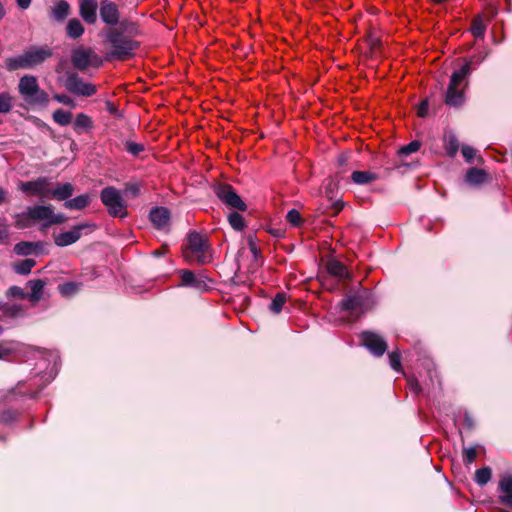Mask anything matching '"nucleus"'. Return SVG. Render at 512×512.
<instances>
[{
  "label": "nucleus",
  "mask_w": 512,
  "mask_h": 512,
  "mask_svg": "<svg viewBox=\"0 0 512 512\" xmlns=\"http://www.w3.org/2000/svg\"><path fill=\"white\" fill-rule=\"evenodd\" d=\"M71 60L75 68L85 70L88 67L98 68L102 65L101 57L90 48L79 47L72 51Z\"/></svg>",
  "instance_id": "obj_11"
},
{
  "label": "nucleus",
  "mask_w": 512,
  "mask_h": 512,
  "mask_svg": "<svg viewBox=\"0 0 512 512\" xmlns=\"http://www.w3.org/2000/svg\"><path fill=\"white\" fill-rule=\"evenodd\" d=\"M14 219V226L17 229H25L33 224V220L29 215V207L25 212L15 214Z\"/></svg>",
  "instance_id": "obj_30"
},
{
  "label": "nucleus",
  "mask_w": 512,
  "mask_h": 512,
  "mask_svg": "<svg viewBox=\"0 0 512 512\" xmlns=\"http://www.w3.org/2000/svg\"><path fill=\"white\" fill-rule=\"evenodd\" d=\"M35 265V261L32 259H25L15 266V271L18 274L26 275L30 273L32 267Z\"/></svg>",
  "instance_id": "obj_40"
},
{
  "label": "nucleus",
  "mask_w": 512,
  "mask_h": 512,
  "mask_svg": "<svg viewBox=\"0 0 512 512\" xmlns=\"http://www.w3.org/2000/svg\"><path fill=\"white\" fill-rule=\"evenodd\" d=\"M326 269L331 276L340 280L351 279V274L347 270V267L337 259H329L326 263Z\"/></svg>",
  "instance_id": "obj_19"
},
{
  "label": "nucleus",
  "mask_w": 512,
  "mask_h": 512,
  "mask_svg": "<svg viewBox=\"0 0 512 512\" xmlns=\"http://www.w3.org/2000/svg\"><path fill=\"white\" fill-rule=\"evenodd\" d=\"M470 31L475 38H483L486 31V25L481 15H477L471 22Z\"/></svg>",
  "instance_id": "obj_27"
},
{
  "label": "nucleus",
  "mask_w": 512,
  "mask_h": 512,
  "mask_svg": "<svg viewBox=\"0 0 512 512\" xmlns=\"http://www.w3.org/2000/svg\"><path fill=\"white\" fill-rule=\"evenodd\" d=\"M5 195H6V192L2 188H0V203L4 202Z\"/></svg>",
  "instance_id": "obj_64"
},
{
  "label": "nucleus",
  "mask_w": 512,
  "mask_h": 512,
  "mask_svg": "<svg viewBox=\"0 0 512 512\" xmlns=\"http://www.w3.org/2000/svg\"><path fill=\"white\" fill-rule=\"evenodd\" d=\"M178 276L180 278L179 282L174 283L172 287H186L201 292L210 290L209 283L212 280L203 272L195 274L192 270L180 269Z\"/></svg>",
  "instance_id": "obj_8"
},
{
  "label": "nucleus",
  "mask_w": 512,
  "mask_h": 512,
  "mask_svg": "<svg viewBox=\"0 0 512 512\" xmlns=\"http://www.w3.org/2000/svg\"><path fill=\"white\" fill-rule=\"evenodd\" d=\"M444 148L449 157L453 158L456 156L459 150V141L454 133H449L446 137Z\"/></svg>",
  "instance_id": "obj_29"
},
{
  "label": "nucleus",
  "mask_w": 512,
  "mask_h": 512,
  "mask_svg": "<svg viewBox=\"0 0 512 512\" xmlns=\"http://www.w3.org/2000/svg\"><path fill=\"white\" fill-rule=\"evenodd\" d=\"M50 181L47 177H38L35 180L21 182L19 188L22 192L32 195L38 196L41 198L49 197L50 192Z\"/></svg>",
  "instance_id": "obj_13"
},
{
  "label": "nucleus",
  "mask_w": 512,
  "mask_h": 512,
  "mask_svg": "<svg viewBox=\"0 0 512 512\" xmlns=\"http://www.w3.org/2000/svg\"><path fill=\"white\" fill-rule=\"evenodd\" d=\"M98 8L97 0H79V15L88 25H93L97 22Z\"/></svg>",
  "instance_id": "obj_16"
},
{
  "label": "nucleus",
  "mask_w": 512,
  "mask_h": 512,
  "mask_svg": "<svg viewBox=\"0 0 512 512\" xmlns=\"http://www.w3.org/2000/svg\"><path fill=\"white\" fill-rule=\"evenodd\" d=\"M178 271V269L171 267L170 269H167L165 272H162V283H164L167 280H170L175 273L178 274Z\"/></svg>",
  "instance_id": "obj_56"
},
{
  "label": "nucleus",
  "mask_w": 512,
  "mask_h": 512,
  "mask_svg": "<svg viewBox=\"0 0 512 512\" xmlns=\"http://www.w3.org/2000/svg\"><path fill=\"white\" fill-rule=\"evenodd\" d=\"M100 199L112 217L125 218L127 216V205L121 192L113 186L102 189Z\"/></svg>",
  "instance_id": "obj_6"
},
{
  "label": "nucleus",
  "mask_w": 512,
  "mask_h": 512,
  "mask_svg": "<svg viewBox=\"0 0 512 512\" xmlns=\"http://www.w3.org/2000/svg\"><path fill=\"white\" fill-rule=\"evenodd\" d=\"M351 179L355 184L366 185L376 181L378 175L370 171H354L351 174Z\"/></svg>",
  "instance_id": "obj_26"
},
{
  "label": "nucleus",
  "mask_w": 512,
  "mask_h": 512,
  "mask_svg": "<svg viewBox=\"0 0 512 512\" xmlns=\"http://www.w3.org/2000/svg\"><path fill=\"white\" fill-rule=\"evenodd\" d=\"M91 202L89 194L79 195L73 199H68L64 202V207L69 210H82L86 208Z\"/></svg>",
  "instance_id": "obj_25"
},
{
  "label": "nucleus",
  "mask_w": 512,
  "mask_h": 512,
  "mask_svg": "<svg viewBox=\"0 0 512 512\" xmlns=\"http://www.w3.org/2000/svg\"><path fill=\"white\" fill-rule=\"evenodd\" d=\"M28 286L30 287V298L33 301L40 300V298L42 297L45 283L40 279H36L29 281Z\"/></svg>",
  "instance_id": "obj_32"
},
{
  "label": "nucleus",
  "mask_w": 512,
  "mask_h": 512,
  "mask_svg": "<svg viewBox=\"0 0 512 512\" xmlns=\"http://www.w3.org/2000/svg\"><path fill=\"white\" fill-rule=\"evenodd\" d=\"M18 92L30 104H46L48 94L39 87L38 80L33 75H24L18 83Z\"/></svg>",
  "instance_id": "obj_5"
},
{
  "label": "nucleus",
  "mask_w": 512,
  "mask_h": 512,
  "mask_svg": "<svg viewBox=\"0 0 512 512\" xmlns=\"http://www.w3.org/2000/svg\"><path fill=\"white\" fill-rule=\"evenodd\" d=\"M367 42H368V44H369V46H370V49H371L372 51H374L375 49H377V48L380 46V44H381L380 40H379L378 38H376V37L372 36V35H369V36L367 37Z\"/></svg>",
  "instance_id": "obj_55"
},
{
  "label": "nucleus",
  "mask_w": 512,
  "mask_h": 512,
  "mask_svg": "<svg viewBox=\"0 0 512 512\" xmlns=\"http://www.w3.org/2000/svg\"><path fill=\"white\" fill-rule=\"evenodd\" d=\"M491 476H492L491 468L483 467V468L476 470L474 480L479 486L482 487L490 481Z\"/></svg>",
  "instance_id": "obj_35"
},
{
  "label": "nucleus",
  "mask_w": 512,
  "mask_h": 512,
  "mask_svg": "<svg viewBox=\"0 0 512 512\" xmlns=\"http://www.w3.org/2000/svg\"><path fill=\"white\" fill-rule=\"evenodd\" d=\"M361 345L372 355L381 357L386 352L388 345L383 337L372 331H363L360 334Z\"/></svg>",
  "instance_id": "obj_12"
},
{
  "label": "nucleus",
  "mask_w": 512,
  "mask_h": 512,
  "mask_svg": "<svg viewBox=\"0 0 512 512\" xmlns=\"http://www.w3.org/2000/svg\"><path fill=\"white\" fill-rule=\"evenodd\" d=\"M286 300H287L286 293H284V292L277 293L269 305V310L274 314L280 313L282 311L283 305L285 304Z\"/></svg>",
  "instance_id": "obj_33"
},
{
  "label": "nucleus",
  "mask_w": 512,
  "mask_h": 512,
  "mask_svg": "<svg viewBox=\"0 0 512 512\" xmlns=\"http://www.w3.org/2000/svg\"><path fill=\"white\" fill-rule=\"evenodd\" d=\"M499 489L503 493V495H511L512 494V476L511 475L505 476L499 481Z\"/></svg>",
  "instance_id": "obj_43"
},
{
  "label": "nucleus",
  "mask_w": 512,
  "mask_h": 512,
  "mask_svg": "<svg viewBox=\"0 0 512 512\" xmlns=\"http://www.w3.org/2000/svg\"><path fill=\"white\" fill-rule=\"evenodd\" d=\"M408 387L415 394H419L422 390L419 382L414 378L408 380Z\"/></svg>",
  "instance_id": "obj_53"
},
{
  "label": "nucleus",
  "mask_w": 512,
  "mask_h": 512,
  "mask_svg": "<svg viewBox=\"0 0 512 512\" xmlns=\"http://www.w3.org/2000/svg\"><path fill=\"white\" fill-rule=\"evenodd\" d=\"M80 285L74 282H67L59 285L58 289L62 296L70 297L79 291Z\"/></svg>",
  "instance_id": "obj_37"
},
{
  "label": "nucleus",
  "mask_w": 512,
  "mask_h": 512,
  "mask_svg": "<svg viewBox=\"0 0 512 512\" xmlns=\"http://www.w3.org/2000/svg\"><path fill=\"white\" fill-rule=\"evenodd\" d=\"M389 363L391 368L396 372H401V355L399 351H393L389 353Z\"/></svg>",
  "instance_id": "obj_42"
},
{
  "label": "nucleus",
  "mask_w": 512,
  "mask_h": 512,
  "mask_svg": "<svg viewBox=\"0 0 512 512\" xmlns=\"http://www.w3.org/2000/svg\"><path fill=\"white\" fill-rule=\"evenodd\" d=\"M228 222L236 231H242L245 228V220L238 212H232L228 216Z\"/></svg>",
  "instance_id": "obj_36"
},
{
  "label": "nucleus",
  "mask_w": 512,
  "mask_h": 512,
  "mask_svg": "<svg viewBox=\"0 0 512 512\" xmlns=\"http://www.w3.org/2000/svg\"><path fill=\"white\" fill-rule=\"evenodd\" d=\"M18 351H20V345L17 343H0V359H9Z\"/></svg>",
  "instance_id": "obj_34"
},
{
  "label": "nucleus",
  "mask_w": 512,
  "mask_h": 512,
  "mask_svg": "<svg viewBox=\"0 0 512 512\" xmlns=\"http://www.w3.org/2000/svg\"><path fill=\"white\" fill-rule=\"evenodd\" d=\"M85 32V28L78 18H71L66 25V35L70 39H78Z\"/></svg>",
  "instance_id": "obj_24"
},
{
  "label": "nucleus",
  "mask_w": 512,
  "mask_h": 512,
  "mask_svg": "<svg viewBox=\"0 0 512 512\" xmlns=\"http://www.w3.org/2000/svg\"><path fill=\"white\" fill-rule=\"evenodd\" d=\"M140 192V186L137 183L127 184L125 187V194L135 197Z\"/></svg>",
  "instance_id": "obj_50"
},
{
  "label": "nucleus",
  "mask_w": 512,
  "mask_h": 512,
  "mask_svg": "<svg viewBox=\"0 0 512 512\" xmlns=\"http://www.w3.org/2000/svg\"><path fill=\"white\" fill-rule=\"evenodd\" d=\"M74 193V187L70 183H59L54 189H50L49 197L58 201H67Z\"/></svg>",
  "instance_id": "obj_22"
},
{
  "label": "nucleus",
  "mask_w": 512,
  "mask_h": 512,
  "mask_svg": "<svg viewBox=\"0 0 512 512\" xmlns=\"http://www.w3.org/2000/svg\"><path fill=\"white\" fill-rule=\"evenodd\" d=\"M429 106H430V104H429L428 98H425L424 100H422L418 106L417 115L421 118L427 117L428 111H429Z\"/></svg>",
  "instance_id": "obj_49"
},
{
  "label": "nucleus",
  "mask_w": 512,
  "mask_h": 512,
  "mask_svg": "<svg viewBox=\"0 0 512 512\" xmlns=\"http://www.w3.org/2000/svg\"><path fill=\"white\" fill-rule=\"evenodd\" d=\"M213 191L218 199L231 209L237 211H245L246 203L238 195L236 189L228 183H218L214 186Z\"/></svg>",
  "instance_id": "obj_9"
},
{
  "label": "nucleus",
  "mask_w": 512,
  "mask_h": 512,
  "mask_svg": "<svg viewBox=\"0 0 512 512\" xmlns=\"http://www.w3.org/2000/svg\"><path fill=\"white\" fill-rule=\"evenodd\" d=\"M9 294L12 296H17V297H22L24 295L23 290L18 286L10 287Z\"/></svg>",
  "instance_id": "obj_58"
},
{
  "label": "nucleus",
  "mask_w": 512,
  "mask_h": 512,
  "mask_svg": "<svg viewBox=\"0 0 512 512\" xmlns=\"http://www.w3.org/2000/svg\"><path fill=\"white\" fill-rule=\"evenodd\" d=\"M183 257L187 262L206 265L212 261V249L209 240L196 231L188 233Z\"/></svg>",
  "instance_id": "obj_2"
},
{
  "label": "nucleus",
  "mask_w": 512,
  "mask_h": 512,
  "mask_svg": "<svg viewBox=\"0 0 512 512\" xmlns=\"http://www.w3.org/2000/svg\"><path fill=\"white\" fill-rule=\"evenodd\" d=\"M6 15V10H5V7L2 3V1L0 0V21L5 17Z\"/></svg>",
  "instance_id": "obj_63"
},
{
  "label": "nucleus",
  "mask_w": 512,
  "mask_h": 512,
  "mask_svg": "<svg viewBox=\"0 0 512 512\" xmlns=\"http://www.w3.org/2000/svg\"><path fill=\"white\" fill-rule=\"evenodd\" d=\"M498 503L509 508H512V494L511 495H500L498 496Z\"/></svg>",
  "instance_id": "obj_54"
},
{
  "label": "nucleus",
  "mask_w": 512,
  "mask_h": 512,
  "mask_svg": "<svg viewBox=\"0 0 512 512\" xmlns=\"http://www.w3.org/2000/svg\"><path fill=\"white\" fill-rule=\"evenodd\" d=\"M71 13L70 4L66 0H58L50 7L49 16L57 22H63Z\"/></svg>",
  "instance_id": "obj_18"
},
{
  "label": "nucleus",
  "mask_w": 512,
  "mask_h": 512,
  "mask_svg": "<svg viewBox=\"0 0 512 512\" xmlns=\"http://www.w3.org/2000/svg\"><path fill=\"white\" fill-rule=\"evenodd\" d=\"M12 109V97L7 92L0 93V114H6Z\"/></svg>",
  "instance_id": "obj_38"
},
{
  "label": "nucleus",
  "mask_w": 512,
  "mask_h": 512,
  "mask_svg": "<svg viewBox=\"0 0 512 512\" xmlns=\"http://www.w3.org/2000/svg\"><path fill=\"white\" fill-rule=\"evenodd\" d=\"M344 205L343 203H340V202H336L333 204V208H334V215H337L342 209H343Z\"/></svg>",
  "instance_id": "obj_62"
},
{
  "label": "nucleus",
  "mask_w": 512,
  "mask_h": 512,
  "mask_svg": "<svg viewBox=\"0 0 512 512\" xmlns=\"http://www.w3.org/2000/svg\"><path fill=\"white\" fill-rule=\"evenodd\" d=\"M171 218V212L168 208L162 207V232L168 233L170 231L169 221Z\"/></svg>",
  "instance_id": "obj_47"
},
{
  "label": "nucleus",
  "mask_w": 512,
  "mask_h": 512,
  "mask_svg": "<svg viewBox=\"0 0 512 512\" xmlns=\"http://www.w3.org/2000/svg\"><path fill=\"white\" fill-rule=\"evenodd\" d=\"M53 121L60 126H67L71 123L73 115L69 111L57 109L52 114Z\"/></svg>",
  "instance_id": "obj_31"
},
{
  "label": "nucleus",
  "mask_w": 512,
  "mask_h": 512,
  "mask_svg": "<svg viewBox=\"0 0 512 512\" xmlns=\"http://www.w3.org/2000/svg\"><path fill=\"white\" fill-rule=\"evenodd\" d=\"M488 173L480 168L472 167L465 174V181L471 186H479L488 180Z\"/></svg>",
  "instance_id": "obj_20"
},
{
  "label": "nucleus",
  "mask_w": 512,
  "mask_h": 512,
  "mask_svg": "<svg viewBox=\"0 0 512 512\" xmlns=\"http://www.w3.org/2000/svg\"><path fill=\"white\" fill-rule=\"evenodd\" d=\"M62 84L68 92L76 96L90 97L97 92L96 85L84 81L80 76H78V74L74 72L66 73L62 80Z\"/></svg>",
  "instance_id": "obj_10"
},
{
  "label": "nucleus",
  "mask_w": 512,
  "mask_h": 512,
  "mask_svg": "<svg viewBox=\"0 0 512 512\" xmlns=\"http://www.w3.org/2000/svg\"><path fill=\"white\" fill-rule=\"evenodd\" d=\"M29 215L33 223L40 222L44 228L62 224L67 217L62 213H54L51 205H34L29 207Z\"/></svg>",
  "instance_id": "obj_7"
},
{
  "label": "nucleus",
  "mask_w": 512,
  "mask_h": 512,
  "mask_svg": "<svg viewBox=\"0 0 512 512\" xmlns=\"http://www.w3.org/2000/svg\"><path fill=\"white\" fill-rule=\"evenodd\" d=\"M9 242V226L6 219L0 217V243L7 244Z\"/></svg>",
  "instance_id": "obj_44"
},
{
  "label": "nucleus",
  "mask_w": 512,
  "mask_h": 512,
  "mask_svg": "<svg viewBox=\"0 0 512 512\" xmlns=\"http://www.w3.org/2000/svg\"><path fill=\"white\" fill-rule=\"evenodd\" d=\"M34 250V244L31 242H20L15 245L14 251L18 255H29Z\"/></svg>",
  "instance_id": "obj_41"
},
{
  "label": "nucleus",
  "mask_w": 512,
  "mask_h": 512,
  "mask_svg": "<svg viewBox=\"0 0 512 512\" xmlns=\"http://www.w3.org/2000/svg\"><path fill=\"white\" fill-rule=\"evenodd\" d=\"M349 156L346 153H341L338 158L337 162L340 167H344L348 162Z\"/></svg>",
  "instance_id": "obj_59"
},
{
  "label": "nucleus",
  "mask_w": 512,
  "mask_h": 512,
  "mask_svg": "<svg viewBox=\"0 0 512 512\" xmlns=\"http://www.w3.org/2000/svg\"><path fill=\"white\" fill-rule=\"evenodd\" d=\"M461 152L466 162L468 163H471L476 156V149L469 145H463Z\"/></svg>",
  "instance_id": "obj_46"
},
{
  "label": "nucleus",
  "mask_w": 512,
  "mask_h": 512,
  "mask_svg": "<svg viewBox=\"0 0 512 512\" xmlns=\"http://www.w3.org/2000/svg\"><path fill=\"white\" fill-rule=\"evenodd\" d=\"M249 249L255 258H257L258 255L260 254V249L251 239L249 240Z\"/></svg>",
  "instance_id": "obj_60"
},
{
  "label": "nucleus",
  "mask_w": 512,
  "mask_h": 512,
  "mask_svg": "<svg viewBox=\"0 0 512 512\" xmlns=\"http://www.w3.org/2000/svg\"><path fill=\"white\" fill-rule=\"evenodd\" d=\"M16 3L20 9L26 10L30 7L32 0H16Z\"/></svg>",
  "instance_id": "obj_61"
},
{
  "label": "nucleus",
  "mask_w": 512,
  "mask_h": 512,
  "mask_svg": "<svg viewBox=\"0 0 512 512\" xmlns=\"http://www.w3.org/2000/svg\"><path fill=\"white\" fill-rule=\"evenodd\" d=\"M89 224H79L74 226L71 230L63 232L55 236V244L59 247L69 246L78 241L82 235V230L91 228Z\"/></svg>",
  "instance_id": "obj_14"
},
{
  "label": "nucleus",
  "mask_w": 512,
  "mask_h": 512,
  "mask_svg": "<svg viewBox=\"0 0 512 512\" xmlns=\"http://www.w3.org/2000/svg\"><path fill=\"white\" fill-rule=\"evenodd\" d=\"M52 55V49L48 46H31L20 55L7 58L5 67L8 71L33 69L44 63Z\"/></svg>",
  "instance_id": "obj_3"
},
{
  "label": "nucleus",
  "mask_w": 512,
  "mask_h": 512,
  "mask_svg": "<svg viewBox=\"0 0 512 512\" xmlns=\"http://www.w3.org/2000/svg\"><path fill=\"white\" fill-rule=\"evenodd\" d=\"M286 220L293 226V227H300L303 223V219L301 217V214L296 209H291L288 211L286 215Z\"/></svg>",
  "instance_id": "obj_39"
},
{
  "label": "nucleus",
  "mask_w": 512,
  "mask_h": 512,
  "mask_svg": "<svg viewBox=\"0 0 512 512\" xmlns=\"http://www.w3.org/2000/svg\"><path fill=\"white\" fill-rule=\"evenodd\" d=\"M368 297L369 290L362 289L357 293L343 299L340 303L341 308L345 311H354L358 308H362L366 304Z\"/></svg>",
  "instance_id": "obj_17"
},
{
  "label": "nucleus",
  "mask_w": 512,
  "mask_h": 512,
  "mask_svg": "<svg viewBox=\"0 0 512 512\" xmlns=\"http://www.w3.org/2000/svg\"><path fill=\"white\" fill-rule=\"evenodd\" d=\"M54 100L63 104V105H66V106H69L71 108H75L76 106V103L75 101L68 95L66 94H55L53 96Z\"/></svg>",
  "instance_id": "obj_45"
},
{
  "label": "nucleus",
  "mask_w": 512,
  "mask_h": 512,
  "mask_svg": "<svg viewBox=\"0 0 512 512\" xmlns=\"http://www.w3.org/2000/svg\"><path fill=\"white\" fill-rule=\"evenodd\" d=\"M420 147H421V142L418 140H413L409 144L400 148L397 152V156H398L399 160L397 162H395L393 168H399L401 166L410 167L411 164L404 163L403 158L414 153V152H417L420 149Z\"/></svg>",
  "instance_id": "obj_21"
},
{
  "label": "nucleus",
  "mask_w": 512,
  "mask_h": 512,
  "mask_svg": "<svg viewBox=\"0 0 512 512\" xmlns=\"http://www.w3.org/2000/svg\"><path fill=\"white\" fill-rule=\"evenodd\" d=\"M473 63L474 57L452 73L444 99L446 105L457 108L465 102L464 88L468 84L467 77L473 69Z\"/></svg>",
  "instance_id": "obj_1"
},
{
  "label": "nucleus",
  "mask_w": 512,
  "mask_h": 512,
  "mask_svg": "<svg viewBox=\"0 0 512 512\" xmlns=\"http://www.w3.org/2000/svg\"><path fill=\"white\" fill-rule=\"evenodd\" d=\"M150 218L154 224V226L159 229L160 228V208L155 207L150 212Z\"/></svg>",
  "instance_id": "obj_51"
},
{
  "label": "nucleus",
  "mask_w": 512,
  "mask_h": 512,
  "mask_svg": "<svg viewBox=\"0 0 512 512\" xmlns=\"http://www.w3.org/2000/svg\"><path fill=\"white\" fill-rule=\"evenodd\" d=\"M107 42L109 43L108 58L120 61L132 58L139 48V42L118 30L108 32Z\"/></svg>",
  "instance_id": "obj_4"
},
{
  "label": "nucleus",
  "mask_w": 512,
  "mask_h": 512,
  "mask_svg": "<svg viewBox=\"0 0 512 512\" xmlns=\"http://www.w3.org/2000/svg\"><path fill=\"white\" fill-rule=\"evenodd\" d=\"M464 424L465 426L468 428V429H473L474 428V419L472 418V416L469 414V413H465L464 415Z\"/></svg>",
  "instance_id": "obj_57"
},
{
  "label": "nucleus",
  "mask_w": 512,
  "mask_h": 512,
  "mask_svg": "<svg viewBox=\"0 0 512 512\" xmlns=\"http://www.w3.org/2000/svg\"><path fill=\"white\" fill-rule=\"evenodd\" d=\"M477 457V451L475 447H470L467 449H464V455H463V461L466 464H471L475 461Z\"/></svg>",
  "instance_id": "obj_48"
},
{
  "label": "nucleus",
  "mask_w": 512,
  "mask_h": 512,
  "mask_svg": "<svg viewBox=\"0 0 512 512\" xmlns=\"http://www.w3.org/2000/svg\"><path fill=\"white\" fill-rule=\"evenodd\" d=\"M100 17L104 23L115 26L119 22V11L117 5L109 0H103L99 7Z\"/></svg>",
  "instance_id": "obj_15"
},
{
  "label": "nucleus",
  "mask_w": 512,
  "mask_h": 512,
  "mask_svg": "<svg viewBox=\"0 0 512 512\" xmlns=\"http://www.w3.org/2000/svg\"><path fill=\"white\" fill-rule=\"evenodd\" d=\"M127 151L133 155H137L139 152L143 150V146L141 144L128 142L126 145Z\"/></svg>",
  "instance_id": "obj_52"
},
{
  "label": "nucleus",
  "mask_w": 512,
  "mask_h": 512,
  "mask_svg": "<svg viewBox=\"0 0 512 512\" xmlns=\"http://www.w3.org/2000/svg\"><path fill=\"white\" fill-rule=\"evenodd\" d=\"M23 314L21 305L16 303L0 304V321L19 317Z\"/></svg>",
  "instance_id": "obj_23"
},
{
  "label": "nucleus",
  "mask_w": 512,
  "mask_h": 512,
  "mask_svg": "<svg viewBox=\"0 0 512 512\" xmlns=\"http://www.w3.org/2000/svg\"><path fill=\"white\" fill-rule=\"evenodd\" d=\"M91 127L92 120L88 115L84 113H79L76 115L73 128L77 133H81L83 130L89 129Z\"/></svg>",
  "instance_id": "obj_28"
}]
</instances>
